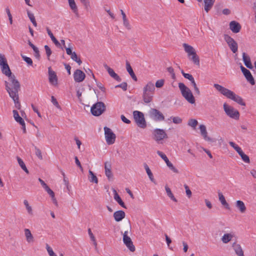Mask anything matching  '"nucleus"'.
<instances>
[{"label": "nucleus", "mask_w": 256, "mask_h": 256, "mask_svg": "<svg viewBox=\"0 0 256 256\" xmlns=\"http://www.w3.org/2000/svg\"><path fill=\"white\" fill-rule=\"evenodd\" d=\"M230 99L234 100V102H236L240 105H241L242 106H246V103L244 102L242 98L240 97V96L236 94L234 92H232Z\"/></svg>", "instance_id": "4be33fe9"}, {"label": "nucleus", "mask_w": 256, "mask_h": 256, "mask_svg": "<svg viewBox=\"0 0 256 256\" xmlns=\"http://www.w3.org/2000/svg\"><path fill=\"white\" fill-rule=\"evenodd\" d=\"M31 106H32V108L33 110L37 114L38 116L40 118H41V114H40V112H38V109L33 104H32Z\"/></svg>", "instance_id": "774afa93"}, {"label": "nucleus", "mask_w": 256, "mask_h": 256, "mask_svg": "<svg viewBox=\"0 0 256 256\" xmlns=\"http://www.w3.org/2000/svg\"><path fill=\"white\" fill-rule=\"evenodd\" d=\"M127 86H128L127 83L126 82H123L122 84L116 86V88H120L124 91H126L127 90Z\"/></svg>", "instance_id": "864d4df0"}, {"label": "nucleus", "mask_w": 256, "mask_h": 256, "mask_svg": "<svg viewBox=\"0 0 256 256\" xmlns=\"http://www.w3.org/2000/svg\"><path fill=\"white\" fill-rule=\"evenodd\" d=\"M4 84L6 89L10 97H16V96L18 95L20 84L14 74L8 76V82L5 81Z\"/></svg>", "instance_id": "f257e3e1"}, {"label": "nucleus", "mask_w": 256, "mask_h": 256, "mask_svg": "<svg viewBox=\"0 0 256 256\" xmlns=\"http://www.w3.org/2000/svg\"><path fill=\"white\" fill-rule=\"evenodd\" d=\"M168 72L171 74L172 79L176 78V75L174 72V70L172 67H168L167 68Z\"/></svg>", "instance_id": "4d7b16f0"}, {"label": "nucleus", "mask_w": 256, "mask_h": 256, "mask_svg": "<svg viewBox=\"0 0 256 256\" xmlns=\"http://www.w3.org/2000/svg\"><path fill=\"white\" fill-rule=\"evenodd\" d=\"M236 206L242 214L244 213L246 211V206L244 202L242 200H237L236 202Z\"/></svg>", "instance_id": "cd10ccee"}, {"label": "nucleus", "mask_w": 256, "mask_h": 256, "mask_svg": "<svg viewBox=\"0 0 256 256\" xmlns=\"http://www.w3.org/2000/svg\"><path fill=\"white\" fill-rule=\"evenodd\" d=\"M234 236V234L232 233L225 234L221 238L222 241L224 244H227L232 240Z\"/></svg>", "instance_id": "7c9ffc66"}, {"label": "nucleus", "mask_w": 256, "mask_h": 256, "mask_svg": "<svg viewBox=\"0 0 256 256\" xmlns=\"http://www.w3.org/2000/svg\"><path fill=\"white\" fill-rule=\"evenodd\" d=\"M120 118L124 122L127 124H130V121L126 118L124 115H121Z\"/></svg>", "instance_id": "338daca9"}, {"label": "nucleus", "mask_w": 256, "mask_h": 256, "mask_svg": "<svg viewBox=\"0 0 256 256\" xmlns=\"http://www.w3.org/2000/svg\"><path fill=\"white\" fill-rule=\"evenodd\" d=\"M86 78L85 74L80 70H76L74 74V80L76 82H82Z\"/></svg>", "instance_id": "2eb2a0df"}, {"label": "nucleus", "mask_w": 256, "mask_h": 256, "mask_svg": "<svg viewBox=\"0 0 256 256\" xmlns=\"http://www.w3.org/2000/svg\"><path fill=\"white\" fill-rule=\"evenodd\" d=\"M104 68L107 70L108 74L118 82H120L122 80L121 78L114 72V70L109 67L106 64L104 65Z\"/></svg>", "instance_id": "aec40b11"}, {"label": "nucleus", "mask_w": 256, "mask_h": 256, "mask_svg": "<svg viewBox=\"0 0 256 256\" xmlns=\"http://www.w3.org/2000/svg\"><path fill=\"white\" fill-rule=\"evenodd\" d=\"M46 248L50 256H56V254L54 252L52 249L48 246V244H46Z\"/></svg>", "instance_id": "3c124183"}, {"label": "nucleus", "mask_w": 256, "mask_h": 256, "mask_svg": "<svg viewBox=\"0 0 256 256\" xmlns=\"http://www.w3.org/2000/svg\"><path fill=\"white\" fill-rule=\"evenodd\" d=\"M51 100H52V102L54 106H55L58 108H60V104H58L57 100L54 96H52Z\"/></svg>", "instance_id": "052dcab7"}, {"label": "nucleus", "mask_w": 256, "mask_h": 256, "mask_svg": "<svg viewBox=\"0 0 256 256\" xmlns=\"http://www.w3.org/2000/svg\"><path fill=\"white\" fill-rule=\"evenodd\" d=\"M104 130L105 138L107 144L108 145L114 144L116 141V134L112 132L111 129L107 126L104 127Z\"/></svg>", "instance_id": "6e6552de"}, {"label": "nucleus", "mask_w": 256, "mask_h": 256, "mask_svg": "<svg viewBox=\"0 0 256 256\" xmlns=\"http://www.w3.org/2000/svg\"><path fill=\"white\" fill-rule=\"evenodd\" d=\"M215 0H204V10L208 12L213 6Z\"/></svg>", "instance_id": "2f4dec72"}, {"label": "nucleus", "mask_w": 256, "mask_h": 256, "mask_svg": "<svg viewBox=\"0 0 256 256\" xmlns=\"http://www.w3.org/2000/svg\"><path fill=\"white\" fill-rule=\"evenodd\" d=\"M24 204L28 212L30 214H32V207L29 205L28 201L26 200H24Z\"/></svg>", "instance_id": "c03bdc74"}, {"label": "nucleus", "mask_w": 256, "mask_h": 256, "mask_svg": "<svg viewBox=\"0 0 256 256\" xmlns=\"http://www.w3.org/2000/svg\"><path fill=\"white\" fill-rule=\"evenodd\" d=\"M48 79L50 83L54 85L58 84V78L56 72L51 70L50 68H48Z\"/></svg>", "instance_id": "a211bd4d"}, {"label": "nucleus", "mask_w": 256, "mask_h": 256, "mask_svg": "<svg viewBox=\"0 0 256 256\" xmlns=\"http://www.w3.org/2000/svg\"><path fill=\"white\" fill-rule=\"evenodd\" d=\"M156 153L166 162L167 166L170 170L176 174L179 172L178 170L176 168L173 166L172 164L170 162L166 156L160 150H158Z\"/></svg>", "instance_id": "ddd939ff"}, {"label": "nucleus", "mask_w": 256, "mask_h": 256, "mask_svg": "<svg viewBox=\"0 0 256 256\" xmlns=\"http://www.w3.org/2000/svg\"><path fill=\"white\" fill-rule=\"evenodd\" d=\"M171 118L172 120V122L176 124H180L182 122V119L178 116H172Z\"/></svg>", "instance_id": "8fccbe9b"}, {"label": "nucleus", "mask_w": 256, "mask_h": 256, "mask_svg": "<svg viewBox=\"0 0 256 256\" xmlns=\"http://www.w3.org/2000/svg\"><path fill=\"white\" fill-rule=\"evenodd\" d=\"M14 117L16 122L20 124H24V120L19 116L18 112L16 110H13Z\"/></svg>", "instance_id": "4c0bfd02"}, {"label": "nucleus", "mask_w": 256, "mask_h": 256, "mask_svg": "<svg viewBox=\"0 0 256 256\" xmlns=\"http://www.w3.org/2000/svg\"><path fill=\"white\" fill-rule=\"evenodd\" d=\"M22 58V59L30 66L32 65V60L29 58L25 56H24L22 54H21Z\"/></svg>", "instance_id": "49530a36"}, {"label": "nucleus", "mask_w": 256, "mask_h": 256, "mask_svg": "<svg viewBox=\"0 0 256 256\" xmlns=\"http://www.w3.org/2000/svg\"><path fill=\"white\" fill-rule=\"evenodd\" d=\"M134 117L137 125L140 128H144L146 127V122L142 112L138 111H134Z\"/></svg>", "instance_id": "0eeeda50"}, {"label": "nucleus", "mask_w": 256, "mask_h": 256, "mask_svg": "<svg viewBox=\"0 0 256 256\" xmlns=\"http://www.w3.org/2000/svg\"><path fill=\"white\" fill-rule=\"evenodd\" d=\"M14 100L16 107L20 110V104L19 102V97L18 95L16 96V97L14 96V97H10Z\"/></svg>", "instance_id": "79ce46f5"}, {"label": "nucleus", "mask_w": 256, "mask_h": 256, "mask_svg": "<svg viewBox=\"0 0 256 256\" xmlns=\"http://www.w3.org/2000/svg\"><path fill=\"white\" fill-rule=\"evenodd\" d=\"M35 149V153L36 156L39 159L42 160V154L41 150L38 148L36 146L34 147Z\"/></svg>", "instance_id": "603ef678"}, {"label": "nucleus", "mask_w": 256, "mask_h": 256, "mask_svg": "<svg viewBox=\"0 0 256 256\" xmlns=\"http://www.w3.org/2000/svg\"><path fill=\"white\" fill-rule=\"evenodd\" d=\"M152 134L154 139L156 142H159L168 138L166 133L163 129L156 128L154 130Z\"/></svg>", "instance_id": "1a4fd4ad"}, {"label": "nucleus", "mask_w": 256, "mask_h": 256, "mask_svg": "<svg viewBox=\"0 0 256 256\" xmlns=\"http://www.w3.org/2000/svg\"><path fill=\"white\" fill-rule=\"evenodd\" d=\"M218 196L219 200L220 202L222 205H223L228 210H230V208L229 204H228V203L226 202V200H225V198L224 196V195L222 194L220 192H219L218 193Z\"/></svg>", "instance_id": "c756f323"}, {"label": "nucleus", "mask_w": 256, "mask_h": 256, "mask_svg": "<svg viewBox=\"0 0 256 256\" xmlns=\"http://www.w3.org/2000/svg\"><path fill=\"white\" fill-rule=\"evenodd\" d=\"M191 84L194 88V92H195L196 94H197L198 95H200V92L198 88V86H196L195 80H194L193 82H191Z\"/></svg>", "instance_id": "bf43d9fd"}, {"label": "nucleus", "mask_w": 256, "mask_h": 256, "mask_svg": "<svg viewBox=\"0 0 256 256\" xmlns=\"http://www.w3.org/2000/svg\"><path fill=\"white\" fill-rule=\"evenodd\" d=\"M88 234L90 236L91 240L94 242V244L96 246V242L95 237H94V235L92 233L91 230L90 228H88Z\"/></svg>", "instance_id": "6e6d98bb"}, {"label": "nucleus", "mask_w": 256, "mask_h": 256, "mask_svg": "<svg viewBox=\"0 0 256 256\" xmlns=\"http://www.w3.org/2000/svg\"><path fill=\"white\" fill-rule=\"evenodd\" d=\"M126 68L128 72L130 75L131 76L132 78L134 81L136 82L138 80L137 78H136V74H134V73L132 70V66H130V64L128 62H126Z\"/></svg>", "instance_id": "c85d7f7f"}, {"label": "nucleus", "mask_w": 256, "mask_h": 256, "mask_svg": "<svg viewBox=\"0 0 256 256\" xmlns=\"http://www.w3.org/2000/svg\"><path fill=\"white\" fill-rule=\"evenodd\" d=\"M114 220L117 222H120L126 216V214L122 210H118L114 213Z\"/></svg>", "instance_id": "5701e85b"}, {"label": "nucleus", "mask_w": 256, "mask_h": 256, "mask_svg": "<svg viewBox=\"0 0 256 256\" xmlns=\"http://www.w3.org/2000/svg\"><path fill=\"white\" fill-rule=\"evenodd\" d=\"M155 90V86L152 82H148L144 87L142 97L144 103L148 104L152 100Z\"/></svg>", "instance_id": "f03ea898"}, {"label": "nucleus", "mask_w": 256, "mask_h": 256, "mask_svg": "<svg viewBox=\"0 0 256 256\" xmlns=\"http://www.w3.org/2000/svg\"><path fill=\"white\" fill-rule=\"evenodd\" d=\"M16 159L18 160V162L20 165V168L26 173V174H28L29 173V172L28 170V168H26L24 161L22 160L20 158V157L18 156H17L16 157Z\"/></svg>", "instance_id": "58836bf2"}, {"label": "nucleus", "mask_w": 256, "mask_h": 256, "mask_svg": "<svg viewBox=\"0 0 256 256\" xmlns=\"http://www.w3.org/2000/svg\"><path fill=\"white\" fill-rule=\"evenodd\" d=\"M71 58L76 62L79 65H80L82 63V61L80 60V58H78L77 54L75 52H73V54L70 55Z\"/></svg>", "instance_id": "37998d69"}, {"label": "nucleus", "mask_w": 256, "mask_h": 256, "mask_svg": "<svg viewBox=\"0 0 256 256\" xmlns=\"http://www.w3.org/2000/svg\"><path fill=\"white\" fill-rule=\"evenodd\" d=\"M150 116L156 121H162L164 120V116L156 108H152L150 112Z\"/></svg>", "instance_id": "4468645a"}, {"label": "nucleus", "mask_w": 256, "mask_h": 256, "mask_svg": "<svg viewBox=\"0 0 256 256\" xmlns=\"http://www.w3.org/2000/svg\"><path fill=\"white\" fill-rule=\"evenodd\" d=\"M214 86L222 94L224 95V96H225L226 97L229 99L233 92L232 91L217 84H214Z\"/></svg>", "instance_id": "f8f14e48"}, {"label": "nucleus", "mask_w": 256, "mask_h": 256, "mask_svg": "<svg viewBox=\"0 0 256 256\" xmlns=\"http://www.w3.org/2000/svg\"><path fill=\"white\" fill-rule=\"evenodd\" d=\"M240 24L237 22L233 20L230 23V29L234 33H238L241 29Z\"/></svg>", "instance_id": "6ab92c4d"}, {"label": "nucleus", "mask_w": 256, "mask_h": 256, "mask_svg": "<svg viewBox=\"0 0 256 256\" xmlns=\"http://www.w3.org/2000/svg\"><path fill=\"white\" fill-rule=\"evenodd\" d=\"M114 199L121 206L122 208H126V206L123 201L122 200L120 197L119 196L116 191L114 190Z\"/></svg>", "instance_id": "473e14b6"}, {"label": "nucleus", "mask_w": 256, "mask_h": 256, "mask_svg": "<svg viewBox=\"0 0 256 256\" xmlns=\"http://www.w3.org/2000/svg\"><path fill=\"white\" fill-rule=\"evenodd\" d=\"M0 66L1 67L2 72L3 74L8 77L12 75L7 62L0 64Z\"/></svg>", "instance_id": "412c9836"}, {"label": "nucleus", "mask_w": 256, "mask_h": 256, "mask_svg": "<svg viewBox=\"0 0 256 256\" xmlns=\"http://www.w3.org/2000/svg\"><path fill=\"white\" fill-rule=\"evenodd\" d=\"M224 39L228 44L230 50L233 53H236L238 51V45L234 40L228 34L224 35Z\"/></svg>", "instance_id": "9d476101"}, {"label": "nucleus", "mask_w": 256, "mask_h": 256, "mask_svg": "<svg viewBox=\"0 0 256 256\" xmlns=\"http://www.w3.org/2000/svg\"><path fill=\"white\" fill-rule=\"evenodd\" d=\"M112 164L110 162H106L104 163V170L105 174L108 178L110 180L113 177V174L112 172Z\"/></svg>", "instance_id": "f3484780"}, {"label": "nucleus", "mask_w": 256, "mask_h": 256, "mask_svg": "<svg viewBox=\"0 0 256 256\" xmlns=\"http://www.w3.org/2000/svg\"><path fill=\"white\" fill-rule=\"evenodd\" d=\"M224 110L228 116L234 120H238L240 113L232 106H228L226 103L224 104Z\"/></svg>", "instance_id": "423d86ee"}, {"label": "nucleus", "mask_w": 256, "mask_h": 256, "mask_svg": "<svg viewBox=\"0 0 256 256\" xmlns=\"http://www.w3.org/2000/svg\"><path fill=\"white\" fill-rule=\"evenodd\" d=\"M89 176L88 179L90 181L92 182H94L96 184H98V180L96 176L94 174V173L90 170L88 171Z\"/></svg>", "instance_id": "ea45409f"}, {"label": "nucleus", "mask_w": 256, "mask_h": 256, "mask_svg": "<svg viewBox=\"0 0 256 256\" xmlns=\"http://www.w3.org/2000/svg\"><path fill=\"white\" fill-rule=\"evenodd\" d=\"M164 80L163 79L158 80L156 82V87L157 88H160L163 86Z\"/></svg>", "instance_id": "de8ad7c7"}, {"label": "nucleus", "mask_w": 256, "mask_h": 256, "mask_svg": "<svg viewBox=\"0 0 256 256\" xmlns=\"http://www.w3.org/2000/svg\"><path fill=\"white\" fill-rule=\"evenodd\" d=\"M120 12L122 16V20H123V24L124 26L128 29V30H130L131 27L130 25L128 22V20L126 18V14L124 12L121 10Z\"/></svg>", "instance_id": "72a5a7b5"}, {"label": "nucleus", "mask_w": 256, "mask_h": 256, "mask_svg": "<svg viewBox=\"0 0 256 256\" xmlns=\"http://www.w3.org/2000/svg\"><path fill=\"white\" fill-rule=\"evenodd\" d=\"M69 6L70 9L72 10L73 12L76 15V16L78 17V8L74 0H68Z\"/></svg>", "instance_id": "bb28decb"}, {"label": "nucleus", "mask_w": 256, "mask_h": 256, "mask_svg": "<svg viewBox=\"0 0 256 256\" xmlns=\"http://www.w3.org/2000/svg\"><path fill=\"white\" fill-rule=\"evenodd\" d=\"M178 88L180 90L182 96L188 102L192 104L195 102L194 98L188 88L186 86L185 84L182 82L178 84Z\"/></svg>", "instance_id": "20e7f679"}, {"label": "nucleus", "mask_w": 256, "mask_h": 256, "mask_svg": "<svg viewBox=\"0 0 256 256\" xmlns=\"http://www.w3.org/2000/svg\"><path fill=\"white\" fill-rule=\"evenodd\" d=\"M198 121L195 119H190L188 122V124L192 126V128H195L196 126L198 125Z\"/></svg>", "instance_id": "a18cd8bd"}, {"label": "nucleus", "mask_w": 256, "mask_h": 256, "mask_svg": "<svg viewBox=\"0 0 256 256\" xmlns=\"http://www.w3.org/2000/svg\"><path fill=\"white\" fill-rule=\"evenodd\" d=\"M241 158L246 163H249L250 162L249 157L245 154L242 155Z\"/></svg>", "instance_id": "680f3d73"}, {"label": "nucleus", "mask_w": 256, "mask_h": 256, "mask_svg": "<svg viewBox=\"0 0 256 256\" xmlns=\"http://www.w3.org/2000/svg\"><path fill=\"white\" fill-rule=\"evenodd\" d=\"M44 188L47 192L50 195L52 198H54V192L48 186H46Z\"/></svg>", "instance_id": "5fc2aeb1"}, {"label": "nucleus", "mask_w": 256, "mask_h": 256, "mask_svg": "<svg viewBox=\"0 0 256 256\" xmlns=\"http://www.w3.org/2000/svg\"><path fill=\"white\" fill-rule=\"evenodd\" d=\"M26 12H27L28 16V18H30V22H32L35 21L36 19H35V17H34V14L30 12L28 10H27Z\"/></svg>", "instance_id": "13d9d810"}, {"label": "nucleus", "mask_w": 256, "mask_h": 256, "mask_svg": "<svg viewBox=\"0 0 256 256\" xmlns=\"http://www.w3.org/2000/svg\"><path fill=\"white\" fill-rule=\"evenodd\" d=\"M44 49H45V50L46 52L48 59L49 60L50 57L52 53V50H51L50 48L48 45L44 46Z\"/></svg>", "instance_id": "09e8293b"}, {"label": "nucleus", "mask_w": 256, "mask_h": 256, "mask_svg": "<svg viewBox=\"0 0 256 256\" xmlns=\"http://www.w3.org/2000/svg\"><path fill=\"white\" fill-rule=\"evenodd\" d=\"M232 247L238 256H244V251L240 244L234 242L232 244Z\"/></svg>", "instance_id": "b1692460"}, {"label": "nucleus", "mask_w": 256, "mask_h": 256, "mask_svg": "<svg viewBox=\"0 0 256 256\" xmlns=\"http://www.w3.org/2000/svg\"><path fill=\"white\" fill-rule=\"evenodd\" d=\"M106 109L104 104L103 102H99L92 106L90 112L92 115L98 116L101 115L106 110Z\"/></svg>", "instance_id": "39448f33"}, {"label": "nucleus", "mask_w": 256, "mask_h": 256, "mask_svg": "<svg viewBox=\"0 0 256 256\" xmlns=\"http://www.w3.org/2000/svg\"><path fill=\"white\" fill-rule=\"evenodd\" d=\"M243 74L247 81L248 82L252 85H254L255 84L254 80L249 70L247 69V70H246L244 72H243Z\"/></svg>", "instance_id": "a878e982"}, {"label": "nucleus", "mask_w": 256, "mask_h": 256, "mask_svg": "<svg viewBox=\"0 0 256 256\" xmlns=\"http://www.w3.org/2000/svg\"><path fill=\"white\" fill-rule=\"evenodd\" d=\"M165 189H166V192L167 195L170 198V199L175 202H177V200L174 196L170 189L167 186H166L165 187Z\"/></svg>", "instance_id": "a19ab883"}, {"label": "nucleus", "mask_w": 256, "mask_h": 256, "mask_svg": "<svg viewBox=\"0 0 256 256\" xmlns=\"http://www.w3.org/2000/svg\"><path fill=\"white\" fill-rule=\"evenodd\" d=\"M46 31L48 35L50 38L54 42V43L57 46H60V44L59 42L56 40V38L54 36L53 34L50 30V29L48 28H46Z\"/></svg>", "instance_id": "f704fd0d"}, {"label": "nucleus", "mask_w": 256, "mask_h": 256, "mask_svg": "<svg viewBox=\"0 0 256 256\" xmlns=\"http://www.w3.org/2000/svg\"><path fill=\"white\" fill-rule=\"evenodd\" d=\"M7 60L4 55L0 53V64L6 62Z\"/></svg>", "instance_id": "0e129e2a"}, {"label": "nucleus", "mask_w": 256, "mask_h": 256, "mask_svg": "<svg viewBox=\"0 0 256 256\" xmlns=\"http://www.w3.org/2000/svg\"><path fill=\"white\" fill-rule=\"evenodd\" d=\"M144 169L146 170V171L150 179V180L152 182H154V176H153V174H152V172H151L150 168L148 167V165L146 164V163H144Z\"/></svg>", "instance_id": "e433bc0d"}, {"label": "nucleus", "mask_w": 256, "mask_h": 256, "mask_svg": "<svg viewBox=\"0 0 256 256\" xmlns=\"http://www.w3.org/2000/svg\"><path fill=\"white\" fill-rule=\"evenodd\" d=\"M184 186L186 189V195L188 196V198H190L192 196L191 190H190L188 186L186 184H184Z\"/></svg>", "instance_id": "e2e57ef3"}, {"label": "nucleus", "mask_w": 256, "mask_h": 256, "mask_svg": "<svg viewBox=\"0 0 256 256\" xmlns=\"http://www.w3.org/2000/svg\"><path fill=\"white\" fill-rule=\"evenodd\" d=\"M242 60L244 65L248 68L252 69L253 68L252 64L251 62L250 56L245 52L242 53Z\"/></svg>", "instance_id": "393cba45"}, {"label": "nucleus", "mask_w": 256, "mask_h": 256, "mask_svg": "<svg viewBox=\"0 0 256 256\" xmlns=\"http://www.w3.org/2000/svg\"><path fill=\"white\" fill-rule=\"evenodd\" d=\"M24 234L26 240L28 242H30L34 241V237L29 229H24Z\"/></svg>", "instance_id": "c9c22d12"}, {"label": "nucleus", "mask_w": 256, "mask_h": 256, "mask_svg": "<svg viewBox=\"0 0 256 256\" xmlns=\"http://www.w3.org/2000/svg\"><path fill=\"white\" fill-rule=\"evenodd\" d=\"M182 46L184 51L188 54L189 59L192 60L194 64L200 66V58L196 54L195 49L192 46L186 43L183 44Z\"/></svg>", "instance_id": "7ed1b4c3"}, {"label": "nucleus", "mask_w": 256, "mask_h": 256, "mask_svg": "<svg viewBox=\"0 0 256 256\" xmlns=\"http://www.w3.org/2000/svg\"><path fill=\"white\" fill-rule=\"evenodd\" d=\"M200 131L201 135L203 136L204 138L210 142H214V140L212 138L208 136V132L206 131V127L204 124H200Z\"/></svg>", "instance_id": "dca6fc26"}, {"label": "nucleus", "mask_w": 256, "mask_h": 256, "mask_svg": "<svg viewBox=\"0 0 256 256\" xmlns=\"http://www.w3.org/2000/svg\"><path fill=\"white\" fill-rule=\"evenodd\" d=\"M128 231L124 232L123 234V242L128 249L132 252L135 251V246L130 236H128Z\"/></svg>", "instance_id": "9b49d317"}, {"label": "nucleus", "mask_w": 256, "mask_h": 256, "mask_svg": "<svg viewBox=\"0 0 256 256\" xmlns=\"http://www.w3.org/2000/svg\"><path fill=\"white\" fill-rule=\"evenodd\" d=\"M74 160H75L76 164L77 165V166L80 169V170L82 171L83 170L82 167V166L81 165V164H80V160H78V157L77 156H75L74 157Z\"/></svg>", "instance_id": "69168bd1"}]
</instances>
